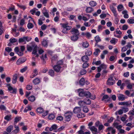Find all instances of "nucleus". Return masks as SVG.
<instances>
[{"instance_id":"nucleus-9","label":"nucleus","mask_w":134,"mask_h":134,"mask_svg":"<svg viewBox=\"0 0 134 134\" xmlns=\"http://www.w3.org/2000/svg\"><path fill=\"white\" fill-rule=\"evenodd\" d=\"M79 94V96L80 97H83L85 93V91L82 89H79L77 90Z\"/></svg>"},{"instance_id":"nucleus-47","label":"nucleus","mask_w":134,"mask_h":134,"mask_svg":"<svg viewBox=\"0 0 134 134\" xmlns=\"http://www.w3.org/2000/svg\"><path fill=\"white\" fill-rule=\"evenodd\" d=\"M77 116L79 118H82L85 117V115L83 113L78 114H77Z\"/></svg>"},{"instance_id":"nucleus-5","label":"nucleus","mask_w":134,"mask_h":134,"mask_svg":"<svg viewBox=\"0 0 134 134\" xmlns=\"http://www.w3.org/2000/svg\"><path fill=\"white\" fill-rule=\"evenodd\" d=\"M26 59L25 58H21L19 59L17 61L16 64L17 65H20L25 62Z\"/></svg>"},{"instance_id":"nucleus-34","label":"nucleus","mask_w":134,"mask_h":134,"mask_svg":"<svg viewBox=\"0 0 134 134\" xmlns=\"http://www.w3.org/2000/svg\"><path fill=\"white\" fill-rule=\"evenodd\" d=\"M17 5L21 9H22L24 10L26 8V6L23 5L21 4H17Z\"/></svg>"},{"instance_id":"nucleus-51","label":"nucleus","mask_w":134,"mask_h":134,"mask_svg":"<svg viewBox=\"0 0 134 134\" xmlns=\"http://www.w3.org/2000/svg\"><path fill=\"white\" fill-rule=\"evenodd\" d=\"M83 111L85 113H87L88 111V109L87 107L86 106H83Z\"/></svg>"},{"instance_id":"nucleus-31","label":"nucleus","mask_w":134,"mask_h":134,"mask_svg":"<svg viewBox=\"0 0 134 134\" xmlns=\"http://www.w3.org/2000/svg\"><path fill=\"white\" fill-rule=\"evenodd\" d=\"M13 126L10 125L9 126L7 129L6 131L7 132L9 133H10L12 130L13 129Z\"/></svg>"},{"instance_id":"nucleus-41","label":"nucleus","mask_w":134,"mask_h":134,"mask_svg":"<svg viewBox=\"0 0 134 134\" xmlns=\"http://www.w3.org/2000/svg\"><path fill=\"white\" fill-rule=\"evenodd\" d=\"M118 41V40L114 38H112L110 41V42L114 44H115Z\"/></svg>"},{"instance_id":"nucleus-58","label":"nucleus","mask_w":134,"mask_h":134,"mask_svg":"<svg viewBox=\"0 0 134 134\" xmlns=\"http://www.w3.org/2000/svg\"><path fill=\"white\" fill-rule=\"evenodd\" d=\"M104 126L102 124H100L98 126V129L100 131L103 129Z\"/></svg>"},{"instance_id":"nucleus-2","label":"nucleus","mask_w":134,"mask_h":134,"mask_svg":"<svg viewBox=\"0 0 134 134\" xmlns=\"http://www.w3.org/2000/svg\"><path fill=\"white\" fill-rule=\"evenodd\" d=\"M60 25L64 29L62 32L64 34H67L68 33L67 31L69 30L71 28V27L69 26L68 23H60Z\"/></svg>"},{"instance_id":"nucleus-24","label":"nucleus","mask_w":134,"mask_h":134,"mask_svg":"<svg viewBox=\"0 0 134 134\" xmlns=\"http://www.w3.org/2000/svg\"><path fill=\"white\" fill-rule=\"evenodd\" d=\"M89 44L88 42L87 41L83 42L82 43V46L84 48H86L88 47Z\"/></svg>"},{"instance_id":"nucleus-39","label":"nucleus","mask_w":134,"mask_h":134,"mask_svg":"<svg viewBox=\"0 0 134 134\" xmlns=\"http://www.w3.org/2000/svg\"><path fill=\"white\" fill-rule=\"evenodd\" d=\"M48 74L51 76H53L54 75V71L53 70L51 69L48 71Z\"/></svg>"},{"instance_id":"nucleus-29","label":"nucleus","mask_w":134,"mask_h":134,"mask_svg":"<svg viewBox=\"0 0 134 134\" xmlns=\"http://www.w3.org/2000/svg\"><path fill=\"white\" fill-rule=\"evenodd\" d=\"M89 4L90 6L92 7L95 6L97 4L96 2L93 1H92L89 2Z\"/></svg>"},{"instance_id":"nucleus-42","label":"nucleus","mask_w":134,"mask_h":134,"mask_svg":"<svg viewBox=\"0 0 134 134\" xmlns=\"http://www.w3.org/2000/svg\"><path fill=\"white\" fill-rule=\"evenodd\" d=\"M100 51L99 49H95V51L93 53L94 54L96 55L97 56L98 55L99 53H100Z\"/></svg>"},{"instance_id":"nucleus-37","label":"nucleus","mask_w":134,"mask_h":134,"mask_svg":"<svg viewBox=\"0 0 134 134\" xmlns=\"http://www.w3.org/2000/svg\"><path fill=\"white\" fill-rule=\"evenodd\" d=\"M55 117L54 114H51L49 115L48 118L49 120H52Z\"/></svg>"},{"instance_id":"nucleus-38","label":"nucleus","mask_w":134,"mask_h":134,"mask_svg":"<svg viewBox=\"0 0 134 134\" xmlns=\"http://www.w3.org/2000/svg\"><path fill=\"white\" fill-rule=\"evenodd\" d=\"M78 104L81 107L84 106V105L85 104L84 101L80 100L78 102Z\"/></svg>"},{"instance_id":"nucleus-48","label":"nucleus","mask_w":134,"mask_h":134,"mask_svg":"<svg viewBox=\"0 0 134 134\" xmlns=\"http://www.w3.org/2000/svg\"><path fill=\"white\" fill-rule=\"evenodd\" d=\"M20 119V118L19 117H16L14 119V124H16L18 122H19Z\"/></svg>"},{"instance_id":"nucleus-7","label":"nucleus","mask_w":134,"mask_h":134,"mask_svg":"<svg viewBox=\"0 0 134 134\" xmlns=\"http://www.w3.org/2000/svg\"><path fill=\"white\" fill-rule=\"evenodd\" d=\"M70 32L73 35L79 36L80 34L79 31L76 29H72L71 30Z\"/></svg>"},{"instance_id":"nucleus-59","label":"nucleus","mask_w":134,"mask_h":134,"mask_svg":"<svg viewBox=\"0 0 134 134\" xmlns=\"http://www.w3.org/2000/svg\"><path fill=\"white\" fill-rule=\"evenodd\" d=\"M133 85H134V84L133 83L132 84H129L127 85V87L128 89L131 90L132 88Z\"/></svg>"},{"instance_id":"nucleus-8","label":"nucleus","mask_w":134,"mask_h":134,"mask_svg":"<svg viewBox=\"0 0 134 134\" xmlns=\"http://www.w3.org/2000/svg\"><path fill=\"white\" fill-rule=\"evenodd\" d=\"M110 9L113 13L114 16L115 17H117L118 14L117 13L115 8L112 5H110Z\"/></svg>"},{"instance_id":"nucleus-61","label":"nucleus","mask_w":134,"mask_h":134,"mask_svg":"<svg viewBox=\"0 0 134 134\" xmlns=\"http://www.w3.org/2000/svg\"><path fill=\"white\" fill-rule=\"evenodd\" d=\"M27 69V67L25 66L23 68L20 70V72L22 73H23L26 71Z\"/></svg>"},{"instance_id":"nucleus-16","label":"nucleus","mask_w":134,"mask_h":134,"mask_svg":"<svg viewBox=\"0 0 134 134\" xmlns=\"http://www.w3.org/2000/svg\"><path fill=\"white\" fill-rule=\"evenodd\" d=\"M118 100H119L123 101L127 97L125 96L124 95L122 94H119L118 96Z\"/></svg>"},{"instance_id":"nucleus-33","label":"nucleus","mask_w":134,"mask_h":134,"mask_svg":"<svg viewBox=\"0 0 134 134\" xmlns=\"http://www.w3.org/2000/svg\"><path fill=\"white\" fill-rule=\"evenodd\" d=\"M11 115H7L4 117V119L7 121H8L11 120Z\"/></svg>"},{"instance_id":"nucleus-52","label":"nucleus","mask_w":134,"mask_h":134,"mask_svg":"<svg viewBox=\"0 0 134 134\" xmlns=\"http://www.w3.org/2000/svg\"><path fill=\"white\" fill-rule=\"evenodd\" d=\"M100 66L101 69H105L107 68V65L104 63L101 64Z\"/></svg>"},{"instance_id":"nucleus-10","label":"nucleus","mask_w":134,"mask_h":134,"mask_svg":"<svg viewBox=\"0 0 134 134\" xmlns=\"http://www.w3.org/2000/svg\"><path fill=\"white\" fill-rule=\"evenodd\" d=\"M8 90L10 93H12L15 94L16 92V88H13V87L11 86H9L8 87Z\"/></svg>"},{"instance_id":"nucleus-63","label":"nucleus","mask_w":134,"mask_h":134,"mask_svg":"<svg viewBox=\"0 0 134 134\" xmlns=\"http://www.w3.org/2000/svg\"><path fill=\"white\" fill-rule=\"evenodd\" d=\"M10 41L11 43H14L16 42L17 40L15 38H11L10 40Z\"/></svg>"},{"instance_id":"nucleus-43","label":"nucleus","mask_w":134,"mask_h":134,"mask_svg":"<svg viewBox=\"0 0 134 134\" xmlns=\"http://www.w3.org/2000/svg\"><path fill=\"white\" fill-rule=\"evenodd\" d=\"M28 99L30 101L32 102L34 101L35 100V97L34 96H32L29 97Z\"/></svg>"},{"instance_id":"nucleus-20","label":"nucleus","mask_w":134,"mask_h":134,"mask_svg":"<svg viewBox=\"0 0 134 134\" xmlns=\"http://www.w3.org/2000/svg\"><path fill=\"white\" fill-rule=\"evenodd\" d=\"M127 13V11L126 10H124L122 12V14H123L124 17L125 18L127 19L129 18V16Z\"/></svg>"},{"instance_id":"nucleus-36","label":"nucleus","mask_w":134,"mask_h":134,"mask_svg":"<svg viewBox=\"0 0 134 134\" xmlns=\"http://www.w3.org/2000/svg\"><path fill=\"white\" fill-rule=\"evenodd\" d=\"M107 130L109 131H110L111 130V133L112 134H114L116 132L115 130V129H113L111 127H108L107 129Z\"/></svg>"},{"instance_id":"nucleus-28","label":"nucleus","mask_w":134,"mask_h":134,"mask_svg":"<svg viewBox=\"0 0 134 134\" xmlns=\"http://www.w3.org/2000/svg\"><path fill=\"white\" fill-rule=\"evenodd\" d=\"M117 8L119 12H121L123 10L124 7L122 4L119 5L117 7Z\"/></svg>"},{"instance_id":"nucleus-55","label":"nucleus","mask_w":134,"mask_h":134,"mask_svg":"<svg viewBox=\"0 0 134 134\" xmlns=\"http://www.w3.org/2000/svg\"><path fill=\"white\" fill-rule=\"evenodd\" d=\"M0 110H6V107L3 105H0Z\"/></svg>"},{"instance_id":"nucleus-26","label":"nucleus","mask_w":134,"mask_h":134,"mask_svg":"<svg viewBox=\"0 0 134 134\" xmlns=\"http://www.w3.org/2000/svg\"><path fill=\"white\" fill-rule=\"evenodd\" d=\"M132 105V104L130 100L127 102H125L124 106L130 107Z\"/></svg>"},{"instance_id":"nucleus-62","label":"nucleus","mask_w":134,"mask_h":134,"mask_svg":"<svg viewBox=\"0 0 134 134\" xmlns=\"http://www.w3.org/2000/svg\"><path fill=\"white\" fill-rule=\"evenodd\" d=\"M86 36L87 38H89L91 37V35L90 33L87 32L86 33Z\"/></svg>"},{"instance_id":"nucleus-25","label":"nucleus","mask_w":134,"mask_h":134,"mask_svg":"<svg viewBox=\"0 0 134 134\" xmlns=\"http://www.w3.org/2000/svg\"><path fill=\"white\" fill-rule=\"evenodd\" d=\"M85 104L88 105H90L91 104V101L90 99L88 98H85L83 100Z\"/></svg>"},{"instance_id":"nucleus-30","label":"nucleus","mask_w":134,"mask_h":134,"mask_svg":"<svg viewBox=\"0 0 134 134\" xmlns=\"http://www.w3.org/2000/svg\"><path fill=\"white\" fill-rule=\"evenodd\" d=\"M91 94V93L88 91H85V93L84 95V97H85L87 98L90 97Z\"/></svg>"},{"instance_id":"nucleus-50","label":"nucleus","mask_w":134,"mask_h":134,"mask_svg":"<svg viewBox=\"0 0 134 134\" xmlns=\"http://www.w3.org/2000/svg\"><path fill=\"white\" fill-rule=\"evenodd\" d=\"M25 37H24L22 38H20L19 40V43H22L25 41H26Z\"/></svg>"},{"instance_id":"nucleus-45","label":"nucleus","mask_w":134,"mask_h":134,"mask_svg":"<svg viewBox=\"0 0 134 134\" xmlns=\"http://www.w3.org/2000/svg\"><path fill=\"white\" fill-rule=\"evenodd\" d=\"M87 72L86 71L85 69H82L80 71V73L81 75L85 74Z\"/></svg>"},{"instance_id":"nucleus-3","label":"nucleus","mask_w":134,"mask_h":134,"mask_svg":"<svg viewBox=\"0 0 134 134\" xmlns=\"http://www.w3.org/2000/svg\"><path fill=\"white\" fill-rule=\"evenodd\" d=\"M72 115V113L71 111H68L65 113L64 114L65 120L66 121H69L71 120Z\"/></svg>"},{"instance_id":"nucleus-15","label":"nucleus","mask_w":134,"mask_h":134,"mask_svg":"<svg viewBox=\"0 0 134 134\" xmlns=\"http://www.w3.org/2000/svg\"><path fill=\"white\" fill-rule=\"evenodd\" d=\"M90 130L93 133V132L95 133H93L94 134H97V128H96L94 126H92L91 127H89Z\"/></svg>"},{"instance_id":"nucleus-11","label":"nucleus","mask_w":134,"mask_h":134,"mask_svg":"<svg viewBox=\"0 0 134 134\" xmlns=\"http://www.w3.org/2000/svg\"><path fill=\"white\" fill-rule=\"evenodd\" d=\"M14 51L19 56H22L23 54V52L19 50V48L18 47H16L14 49Z\"/></svg>"},{"instance_id":"nucleus-32","label":"nucleus","mask_w":134,"mask_h":134,"mask_svg":"<svg viewBox=\"0 0 134 134\" xmlns=\"http://www.w3.org/2000/svg\"><path fill=\"white\" fill-rule=\"evenodd\" d=\"M93 8L90 7H88L86 8V11L87 13H90L93 11Z\"/></svg>"},{"instance_id":"nucleus-1","label":"nucleus","mask_w":134,"mask_h":134,"mask_svg":"<svg viewBox=\"0 0 134 134\" xmlns=\"http://www.w3.org/2000/svg\"><path fill=\"white\" fill-rule=\"evenodd\" d=\"M27 49L30 52H31L33 49L32 52V54L34 56L36 55L35 57H37L39 56V55L37 53V46L34 42H31L29 45H27Z\"/></svg>"},{"instance_id":"nucleus-6","label":"nucleus","mask_w":134,"mask_h":134,"mask_svg":"<svg viewBox=\"0 0 134 134\" xmlns=\"http://www.w3.org/2000/svg\"><path fill=\"white\" fill-rule=\"evenodd\" d=\"M115 83V81L113 79V78L112 77H111L109 78L107 82V84L109 85H113Z\"/></svg>"},{"instance_id":"nucleus-49","label":"nucleus","mask_w":134,"mask_h":134,"mask_svg":"<svg viewBox=\"0 0 134 134\" xmlns=\"http://www.w3.org/2000/svg\"><path fill=\"white\" fill-rule=\"evenodd\" d=\"M122 110V109H120L118 111H116L115 113V114L116 115H117L118 114L119 115H121L123 113Z\"/></svg>"},{"instance_id":"nucleus-27","label":"nucleus","mask_w":134,"mask_h":134,"mask_svg":"<svg viewBox=\"0 0 134 134\" xmlns=\"http://www.w3.org/2000/svg\"><path fill=\"white\" fill-rule=\"evenodd\" d=\"M85 83V80L83 77L79 81V84L80 85L83 86L84 85Z\"/></svg>"},{"instance_id":"nucleus-19","label":"nucleus","mask_w":134,"mask_h":134,"mask_svg":"<svg viewBox=\"0 0 134 134\" xmlns=\"http://www.w3.org/2000/svg\"><path fill=\"white\" fill-rule=\"evenodd\" d=\"M81 60L83 62H87L89 60V58L87 56L84 55L82 57Z\"/></svg>"},{"instance_id":"nucleus-54","label":"nucleus","mask_w":134,"mask_h":134,"mask_svg":"<svg viewBox=\"0 0 134 134\" xmlns=\"http://www.w3.org/2000/svg\"><path fill=\"white\" fill-rule=\"evenodd\" d=\"M127 22L130 24H133L134 23V20L133 19H129L127 20Z\"/></svg>"},{"instance_id":"nucleus-60","label":"nucleus","mask_w":134,"mask_h":134,"mask_svg":"<svg viewBox=\"0 0 134 134\" xmlns=\"http://www.w3.org/2000/svg\"><path fill=\"white\" fill-rule=\"evenodd\" d=\"M32 86L31 85H27V86L26 88L28 90H30L32 89Z\"/></svg>"},{"instance_id":"nucleus-44","label":"nucleus","mask_w":134,"mask_h":134,"mask_svg":"<svg viewBox=\"0 0 134 134\" xmlns=\"http://www.w3.org/2000/svg\"><path fill=\"white\" fill-rule=\"evenodd\" d=\"M37 111L38 113H41L43 112V109L42 108H39L37 109Z\"/></svg>"},{"instance_id":"nucleus-46","label":"nucleus","mask_w":134,"mask_h":134,"mask_svg":"<svg viewBox=\"0 0 134 134\" xmlns=\"http://www.w3.org/2000/svg\"><path fill=\"white\" fill-rule=\"evenodd\" d=\"M89 64L87 62H85L82 65V67L84 69H85L88 67Z\"/></svg>"},{"instance_id":"nucleus-53","label":"nucleus","mask_w":134,"mask_h":134,"mask_svg":"<svg viewBox=\"0 0 134 134\" xmlns=\"http://www.w3.org/2000/svg\"><path fill=\"white\" fill-rule=\"evenodd\" d=\"M92 54V52L90 50H88L85 53V54L87 56H90Z\"/></svg>"},{"instance_id":"nucleus-12","label":"nucleus","mask_w":134,"mask_h":134,"mask_svg":"<svg viewBox=\"0 0 134 134\" xmlns=\"http://www.w3.org/2000/svg\"><path fill=\"white\" fill-rule=\"evenodd\" d=\"M85 126H81L80 130L78 131L77 133L78 134H83L85 131Z\"/></svg>"},{"instance_id":"nucleus-57","label":"nucleus","mask_w":134,"mask_h":134,"mask_svg":"<svg viewBox=\"0 0 134 134\" xmlns=\"http://www.w3.org/2000/svg\"><path fill=\"white\" fill-rule=\"evenodd\" d=\"M128 114L132 115H134V108H132V110L129 111Z\"/></svg>"},{"instance_id":"nucleus-35","label":"nucleus","mask_w":134,"mask_h":134,"mask_svg":"<svg viewBox=\"0 0 134 134\" xmlns=\"http://www.w3.org/2000/svg\"><path fill=\"white\" fill-rule=\"evenodd\" d=\"M42 44L44 47H47L48 46V42L46 40H43L42 42Z\"/></svg>"},{"instance_id":"nucleus-4","label":"nucleus","mask_w":134,"mask_h":134,"mask_svg":"<svg viewBox=\"0 0 134 134\" xmlns=\"http://www.w3.org/2000/svg\"><path fill=\"white\" fill-rule=\"evenodd\" d=\"M53 68L54 71L57 72L58 73L61 72V70L62 67L59 65H54L53 66Z\"/></svg>"},{"instance_id":"nucleus-40","label":"nucleus","mask_w":134,"mask_h":134,"mask_svg":"<svg viewBox=\"0 0 134 134\" xmlns=\"http://www.w3.org/2000/svg\"><path fill=\"white\" fill-rule=\"evenodd\" d=\"M121 108L122 110H123V112L124 113H125L128 111L129 110V108L127 107H121Z\"/></svg>"},{"instance_id":"nucleus-13","label":"nucleus","mask_w":134,"mask_h":134,"mask_svg":"<svg viewBox=\"0 0 134 134\" xmlns=\"http://www.w3.org/2000/svg\"><path fill=\"white\" fill-rule=\"evenodd\" d=\"M38 73L37 69H35L33 71V72L31 75L30 76V78H32L37 76Z\"/></svg>"},{"instance_id":"nucleus-17","label":"nucleus","mask_w":134,"mask_h":134,"mask_svg":"<svg viewBox=\"0 0 134 134\" xmlns=\"http://www.w3.org/2000/svg\"><path fill=\"white\" fill-rule=\"evenodd\" d=\"M94 39L96 42L95 46H96L97 45L98 43V42H100L101 41V40L99 36H97L95 37Z\"/></svg>"},{"instance_id":"nucleus-56","label":"nucleus","mask_w":134,"mask_h":134,"mask_svg":"<svg viewBox=\"0 0 134 134\" xmlns=\"http://www.w3.org/2000/svg\"><path fill=\"white\" fill-rule=\"evenodd\" d=\"M27 27L29 29L32 28L33 27V25L31 23H29L27 24Z\"/></svg>"},{"instance_id":"nucleus-18","label":"nucleus","mask_w":134,"mask_h":134,"mask_svg":"<svg viewBox=\"0 0 134 134\" xmlns=\"http://www.w3.org/2000/svg\"><path fill=\"white\" fill-rule=\"evenodd\" d=\"M18 75L16 74H15L13 75L12 81V82L13 84H15L16 82Z\"/></svg>"},{"instance_id":"nucleus-22","label":"nucleus","mask_w":134,"mask_h":134,"mask_svg":"<svg viewBox=\"0 0 134 134\" xmlns=\"http://www.w3.org/2000/svg\"><path fill=\"white\" fill-rule=\"evenodd\" d=\"M40 81L41 80L40 79L36 78L33 80V82L35 85H37L39 84Z\"/></svg>"},{"instance_id":"nucleus-21","label":"nucleus","mask_w":134,"mask_h":134,"mask_svg":"<svg viewBox=\"0 0 134 134\" xmlns=\"http://www.w3.org/2000/svg\"><path fill=\"white\" fill-rule=\"evenodd\" d=\"M58 56L55 55L53 56L51 58V61L52 63H54L55 62H56L58 60Z\"/></svg>"},{"instance_id":"nucleus-64","label":"nucleus","mask_w":134,"mask_h":134,"mask_svg":"<svg viewBox=\"0 0 134 134\" xmlns=\"http://www.w3.org/2000/svg\"><path fill=\"white\" fill-rule=\"evenodd\" d=\"M56 119L58 120L62 121L63 120V118L62 116H59L57 117Z\"/></svg>"},{"instance_id":"nucleus-14","label":"nucleus","mask_w":134,"mask_h":134,"mask_svg":"<svg viewBox=\"0 0 134 134\" xmlns=\"http://www.w3.org/2000/svg\"><path fill=\"white\" fill-rule=\"evenodd\" d=\"M81 109L80 107H75L73 110V112L75 114L78 113L81 111Z\"/></svg>"},{"instance_id":"nucleus-23","label":"nucleus","mask_w":134,"mask_h":134,"mask_svg":"<svg viewBox=\"0 0 134 134\" xmlns=\"http://www.w3.org/2000/svg\"><path fill=\"white\" fill-rule=\"evenodd\" d=\"M78 36L73 35L71 37V40L73 41H76L78 39Z\"/></svg>"}]
</instances>
